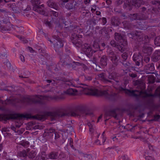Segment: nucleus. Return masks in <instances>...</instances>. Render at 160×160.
I'll return each instance as SVG.
<instances>
[{"label":"nucleus","instance_id":"nucleus-1","mask_svg":"<svg viewBox=\"0 0 160 160\" xmlns=\"http://www.w3.org/2000/svg\"><path fill=\"white\" fill-rule=\"evenodd\" d=\"M62 81L65 82V84L69 86L74 87H80L82 88V90L84 92H88L87 94H90L96 96H102L106 98L111 100H114L118 97V94L114 92H112L110 94L109 93L108 91L107 90H99L97 89H91L86 84L79 83V79H77L76 81L80 86H78L75 85L74 81L72 80H69L64 78H62L61 79Z\"/></svg>","mask_w":160,"mask_h":160},{"label":"nucleus","instance_id":"nucleus-2","mask_svg":"<svg viewBox=\"0 0 160 160\" xmlns=\"http://www.w3.org/2000/svg\"><path fill=\"white\" fill-rule=\"evenodd\" d=\"M70 114L64 112L60 110H58L54 112H48L46 114L37 115L32 116L30 114H14L7 115L4 116L5 118L7 120L9 119H20L23 118L27 119H34L40 120H44L47 116L50 117L52 121L58 119L60 118L65 116H68Z\"/></svg>","mask_w":160,"mask_h":160},{"label":"nucleus","instance_id":"nucleus-3","mask_svg":"<svg viewBox=\"0 0 160 160\" xmlns=\"http://www.w3.org/2000/svg\"><path fill=\"white\" fill-rule=\"evenodd\" d=\"M135 84L136 85H138V88L140 89V90L131 91L130 90L124 89L122 87H121L119 90L120 91H124L125 93L130 96L137 98L141 97L144 98L150 97H153L155 96H158L160 97V86L156 89L155 94H148L146 91H143L142 90L144 88V84L143 83H141L139 81H136Z\"/></svg>","mask_w":160,"mask_h":160},{"label":"nucleus","instance_id":"nucleus-4","mask_svg":"<svg viewBox=\"0 0 160 160\" xmlns=\"http://www.w3.org/2000/svg\"><path fill=\"white\" fill-rule=\"evenodd\" d=\"M64 98L58 96L51 97L49 96H42L36 95L32 97H26L23 99V102L27 104L38 103L42 105L45 104L47 101L50 100H58L62 99Z\"/></svg>","mask_w":160,"mask_h":160},{"label":"nucleus","instance_id":"nucleus-5","mask_svg":"<svg viewBox=\"0 0 160 160\" xmlns=\"http://www.w3.org/2000/svg\"><path fill=\"white\" fill-rule=\"evenodd\" d=\"M48 137L49 140L52 143H56L59 141L61 137L58 133L55 132V130L52 128H50L47 132Z\"/></svg>","mask_w":160,"mask_h":160},{"label":"nucleus","instance_id":"nucleus-6","mask_svg":"<svg viewBox=\"0 0 160 160\" xmlns=\"http://www.w3.org/2000/svg\"><path fill=\"white\" fill-rule=\"evenodd\" d=\"M53 38L55 39L54 41L53 44L55 51L58 54L61 53V49L63 46L64 41L60 38L58 36L54 35Z\"/></svg>","mask_w":160,"mask_h":160},{"label":"nucleus","instance_id":"nucleus-7","mask_svg":"<svg viewBox=\"0 0 160 160\" xmlns=\"http://www.w3.org/2000/svg\"><path fill=\"white\" fill-rule=\"evenodd\" d=\"M128 36L130 38H132V39H134L140 43H142L143 44L148 42L149 41V38L148 36H145L140 33L138 32L137 33L133 34V36L132 34L128 33Z\"/></svg>","mask_w":160,"mask_h":160},{"label":"nucleus","instance_id":"nucleus-8","mask_svg":"<svg viewBox=\"0 0 160 160\" xmlns=\"http://www.w3.org/2000/svg\"><path fill=\"white\" fill-rule=\"evenodd\" d=\"M98 76L100 80L105 83L111 82L110 80L112 79L114 80L117 82H118V81H116V75L115 72L109 73L108 76H107L105 73H102L99 74Z\"/></svg>","mask_w":160,"mask_h":160},{"label":"nucleus","instance_id":"nucleus-9","mask_svg":"<svg viewBox=\"0 0 160 160\" xmlns=\"http://www.w3.org/2000/svg\"><path fill=\"white\" fill-rule=\"evenodd\" d=\"M71 114L72 116L75 117L77 116H84L87 115L91 116L92 113L87 111L84 109L78 108L75 110V109L71 112Z\"/></svg>","mask_w":160,"mask_h":160},{"label":"nucleus","instance_id":"nucleus-10","mask_svg":"<svg viewBox=\"0 0 160 160\" xmlns=\"http://www.w3.org/2000/svg\"><path fill=\"white\" fill-rule=\"evenodd\" d=\"M60 62L62 63L63 65L69 68H75V66H74V64H73V62L71 58L68 56H62L60 58Z\"/></svg>","mask_w":160,"mask_h":160},{"label":"nucleus","instance_id":"nucleus-11","mask_svg":"<svg viewBox=\"0 0 160 160\" xmlns=\"http://www.w3.org/2000/svg\"><path fill=\"white\" fill-rule=\"evenodd\" d=\"M108 56L112 61L113 64L117 66L118 63V56L111 49H108L107 51Z\"/></svg>","mask_w":160,"mask_h":160},{"label":"nucleus","instance_id":"nucleus-12","mask_svg":"<svg viewBox=\"0 0 160 160\" xmlns=\"http://www.w3.org/2000/svg\"><path fill=\"white\" fill-rule=\"evenodd\" d=\"M131 18L132 20H146L148 22H153V20L152 19H150L149 16H146L142 13L133 14H131Z\"/></svg>","mask_w":160,"mask_h":160},{"label":"nucleus","instance_id":"nucleus-13","mask_svg":"<svg viewBox=\"0 0 160 160\" xmlns=\"http://www.w3.org/2000/svg\"><path fill=\"white\" fill-rule=\"evenodd\" d=\"M132 59L136 66H142L143 65L144 62L143 60V57L139 53H134Z\"/></svg>","mask_w":160,"mask_h":160},{"label":"nucleus","instance_id":"nucleus-14","mask_svg":"<svg viewBox=\"0 0 160 160\" xmlns=\"http://www.w3.org/2000/svg\"><path fill=\"white\" fill-rule=\"evenodd\" d=\"M40 3V0H33L32 5H33V10L35 11L38 12L40 14L45 16H47V14L44 10H40V6H39Z\"/></svg>","mask_w":160,"mask_h":160},{"label":"nucleus","instance_id":"nucleus-15","mask_svg":"<svg viewBox=\"0 0 160 160\" xmlns=\"http://www.w3.org/2000/svg\"><path fill=\"white\" fill-rule=\"evenodd\" d=\"M82 36L81 35L76 34L74 33H72L71 37V39L72 43L77 47H79L82 44V42L80 39Z\"/></svg>","mask_w":160,"mask_h":160},{"label":"nucleus","instance_id":"nucleus-16","mask_svg":"<svg viewBox=\"0 0 160 160\" xmlns=\"http://www.w3.org/2000/svg\"><path fill=\"white\" fill-rule=\"evenodd\" d=\"M83 48L85 54L89 58L92 57L93 53L96 52L93 50L91 47L88 44H85Z\"/></svg>","mask_w":160,"mask_h":160},{"label":"nucleus","instance_id":"nucleus-17","mask_svg":"<svg viewBox=\"0 0 160 160\" xmlns=\"http://www.w3.org/2000/svg\"><path fill=\"white\" fill-rule=\"evenodd\" d=\"M111 117H113L115 119H118L117 115L116 112V110L113 109L106 112L104 115L105 118H106L105 120L106 122Z\"/></svg>","mask_w":160,"mask_h":160},{"label":"nucleus","instance_id":"nucleus-18","mask_svg":"<svg viewBox=\"0 0 160 160\" xmlns=\"http://www.w3.org/2000/svg\"><path fill=\"white\" fill-rule=\"evenodd\" d=\"M144 70L147 74L153 73L152 72L154 70V64L151 63L146 65L144 67Z\"/></svg>","mask_w":160,"mask_h":160},{"label":"nucleus","instance_id":"nucleus-19","mask_svg":"<svg viewBox=\"0 0 160 160\" xmlns=\"http://www.w3.org/2000/svg\"><path fill=\"white\" fill-rule=\"evenodd\" d=\"M151 60L155 62L160 60V50H156L154 52L152 56Z\"/></svg>","mask_w":160,"mask_h":160},{"label":"nucleus","instance_id":"nucleus-20","mask_svg":"<svg viewBox=\"0 0 160 160\" xmlns=\"http://www.w3.org/2000/svg\"><path fill=\"white\" fill-rule=\"evenodd\" d=\"M142 51L145 53L150 54L152 51V48L148 45H143Z\"/></svg>","mask_w":160,"mask_h":160},{"label":"nucleus","instance_id":"nucleus-21","mask_svg":"<svg viewBox=\"0 0 160 160\" xmlns=\"http://www.w3.org/2000/svg\"><path fill=\"white\" fill-rule=\"evenodd\" d=\"M124 36L120 33L116 32L114 33V38L116 41L120 43H122L124 40Z\"/></svg>","mask_w":160,"mask_h":160},{"label":"nucleus","instance_id":"nucleus-22","mask_svg":"<svg viewBox=\"0 0 160 160\" xmlns=\"http://www.w3.org/2000/svg\"><path fill=\"white\" fill-rule=\"evenodd\" d=\"M108 58L106 55H103L100 58L99 64L102 66H105L107 64Z\"/></svg>","mask_w":160,"mask_h":160},{"label":"nucleus","instance_id":"nucleus-23","mask_svg":"<svg viewBox=\"0 0 160 160\" xmlns=\"http://www.w3.org/2000/svg\"><path fill=\"white\" fill-rule=\"evenodd\" d=\"M111 23L112 25L117 26L119 25L120 22L118 18L116 17H113L111 18Z\"/></svg>","mask_w":160,"mask_h":160},{"label":"nucleus","instance_id":"nucleus-24","mask_svg":"<svg viewBox=\"0 0 160 160\" xmlns=\"http://www.w3.org/2000/svg\"><path fill=\"white\" fill-rule=\"evenodd\" d=\"M47 5L50 8H53L56 10H59V8L57 4L52 0H49L47 2Z\"/></svg>","mask_w":160,"mask_h":160},{"label":"nucleus","instance_id":"nucleus-25","mask_svg":"<svg viewBox=\"0 0 160 160\" xmlns=\"http://www.w3.org/2000/svg\"><path fill=\"white\" fill-rule=\"evenodd\" d=\"M20 8L22 11L24 12L28 11L31 9L30 7L27 5L26 3L24 2L21 3Z\"/></svg>","mask_w":160,"mask_h":160},{"label":"nucleus","instance_id":"nucleus-26","mask_svg":"<svg viewBox=\"0 0 160 160\" xmlns=\"http://www.w3.org/2000/svg\"><path fill=\"white\" fill-rule=\"evenodd\" d=\"M77 92V91L76 89L70 88L68 89L65 92V93L66 94L70 95H75L76 94Z\"/></svg>","mask_w":160,"mask_h":160},{"label":"nucleus","instance_id":"nucleus-27","mask_svg":"<svg viewBox=\"0 0 160 160\" xmlns=\"http://www.w3.org/2000/svg\"><path fill=\"white\" fill-rule=\"evenodd\" d=\"M58 155V152H52L48 154V158H47L51 159H56L57 158Z\"/></svg>","mask_w":160,"mask_h":160},{"label":"nucleus","instance_id":"nucleus-28","mask_svg":"<svg viewBox=\"0 0 160 160\" xmlns=\"http://www.w3.org/2000/svg\"><path fill=\"white\" fill-rule=\"evenodd\" d=\"M93 121L92 122H88L87 123V124L89 128V130L90 132L92 133L96 129L95 126L93 123Z\"/></svg>","mask_w":160,"mask_h":160},{"label":"nucleus","instance_id":"nucleus-29","mask_svg":"<svg viewBox=\"0 0 160 160\" xmlns=\"http://www.w3.org/2000/svg\"><path fill=\"white\" fill-rule=\"evenodd\" d=\"M74 1L69 2L67 3L65 6V8L68 10H70L75 8V5L73 4Z\"/></svg>","mask_w":160,"mask_h":160},{"label":"nucleus","instance_id":"nucleus-30","mask_svg":"<svg viewBox=\"0 0 160 160\" xmlns=\"http://www.w3.org/2000/svg\"><path fill=\"white\" fill-rule=\"evenodd\" d=\"M132 5L136 8H139L142 2L141 0H132Z\"/></svg>","mask_w":160,"mask_h":160},{"label":"nucleus","instance_id":"nucleus-31","mask_svg":"<svg viewBox=\"0 0 160 160\" xmlns=\"http://www.w3.org/2000/svg\"><path fill=\"white\" fill-rule=\"evenodd\" d=\"M123 28L126 29H130L132 28V25L129 22L124 21L122 22Z\"/></svg>","mask_w":160,"mask_h":160},{"label":"nucleus","instance_id":"nucleus-32","mask_svg":"<svg viewBox=\"0 0 160 160\" xmlns=\"http://www.w3.org/2000/svg\"><path fill=\"white\" fill-rule=\"evenodd\" d=\"M27 155L26 151L25 150H23L22 151L18 152L17 153V157H16L17 158H18V157H25Z\"/></svg>","mask_w":160,"mask_h":160},{"label":"nucleus","instance_id":"nucleus-33","mask_svg":"<svg viewBox=\"0 0 160 160\" xmlns=\"http://www.w3.org/2000/svg\"><path fill=\"white\" fill-rule=\"evenodd\" d=\"M36 155V152L34 151H32L29 153L28 156L29 158L32 159L35 158Z\"/></svg>","mask_w":160,"mask_h":160},{"label":"nucleus","instance_id":"nucleus-34","mask_svg":"<svg viewBox=\"0 0 160 160\" xmlns=\"http://www.w3.org/2000/svg\"><path fill=\"white\" fill-rule=\"evenodd\" d=\"M155 44L158 46H160V35L156 37L154 40Z\"/></svg>","mask_w":160,"mask_h":160},{"label":"nucleus","instance_id":"nucleus-35","mask_svg":"<svg viewBox=\"0 0 160 160\" xmlns=\"http://www.w3.org/2000/svg\"><path fill=\"white\" fill-rule=\"evenodd\" d=\"M151 3L153 5H156L159 11H160V1H152L151 2Z\"/></svg>","mask_w":160,"mask_h":160},{"label":"nucleus","instance_id":"nucleus-36","mask_svg":"<svg viewBox=\"0 0 160 160\" xmlns=\"http://www.w3.org/2000/svg\"><path fill=\"white\" fill-rule=\"evenodd\" d=\"M111 138L113 140V141L118 142L119 141L121 140V138L117 134L112 136L111 137Z\"/></svg>","mask_w":160,"mask_h":160},{"label":"nucleus","instance_id":"nucleus-37","mask_svg":"<svg viewBox=\"0 0 160 160\" xmlns=\"http://www.w3.org/2000/svg\"><path fill=\"white\" fill-rule=\"evenodd\" d=\"M20 144L24 147H27L29 145V142L25 140L22 141L21 142Z\"/></svg>","mask_w":160,"mask_h":160},{"label":"nucleus","instance_id":"nucleus-38","mask_svg":"<svg viewBox=\"0 0 160 160\" xmlns=\"http://www.w3.org/2000/svg\"><path fill=\"white\" fill-rule=\"evenodd\" d=\"M38 50L39 52L40 53L42 54H41V55L42 56H43L44 57H45L46 59H48V58L49 57L48 55V53H44V52H42V48H39L38 49Z\"/></svg>","mask_w":160,"mask_h":160},{"label":"nucleus","instance_id":"nucleus-39","mask_svg":"<svg viewBox=\"0 0 160 160\" xmlns=\"http://www.w3.org/2000/svg\"><path fill=\"white\" fill-rule=\"evenodd\" d=\"M123 8H127V9L131 10L132 8L130 3L128 2V3H124Z\"/></svg>","mask_w":160,"mask_h":160},{"label":"nucleus","instance_id":"nucleus-40","mask_svg":"<svg viewBox=\"0 0 160 160\" xmlns=\"http://www.w3.org/2000/svg\"><path fill=\"white\" fill-rule=\"evenodd\" d=\"M91 158L90 155L84 154L83 155V157L81 159V160H90V158Z\"/></svg>","mask_w":160,"mask_h":160},{"label":"nucleus","instance_id":"nucleus-41","mask_svg":"<svg viewBox=\"0 0 160 160\" xmlns=\"http://www.w3.org/2000/svg\"><path fill=\"white\" fill-rule=\"evenodd\" d=\"M96 20L94 18L88 20L87 21V24L91 25L92 23L94 24H96Z\"/></svg>","mask_w":160,"mask_h":160},{"label":"nucleus","instance_id":"nucleus-42","mask_svg":"<svg viewBox=\"0 0 160 160\" xmlns=\"http://www.w3.org/2000/svg\"><path fill=\"white\" fill-rule=\"evenodd\" d=\"M116 48L119 51L122 52L124 51L125 48H124L123 46L122 45H118Z\"/></svg>","mask_w":160,"mask_h":160},{"label":"nucleus","instance_id":"nucleus-43","mask_svg":"<svg viewBox=\"0 0 160 160\" xmlns=\"http://www.w3.org/2000/svg\"><path fill=\"white\" fill-rule=\"evenodd\" d=\"M122 57L123 59V61H125L127 59L128 57V54L126 52H124L122 55Z\"/></svg>","mask_w":160,"mask_h":160},{"label":"nucleus","instance_id":"nucleus-44","mask_svg":"<svg viewBox=\"0 0 160 160\" xmlns=\"http://www.w3.org/2000/svg\"><path fill=\"white\" fill-rule=\"evenodd\" d=\"M50 14L51 16H52L55 17H57L58 16V12L51 11L50 12Z\"/></svg>","mask_w":160,"mask_h":160},{"label":"nucleus","instance_id":"nucleus-45","mask_svg":"<svg viewBox=\"0 0 160 160\" xmlns=\"http://www.w3.org/2000/svg\"><path fill=\"white\" fill-rule=\"evenodd\" d=\"M110 45L113 47L116 48L118 45V43H116L114 40H112L110 42Z\"/></svg>","mask_w":160,"mask_h":160},{"label":"nucleus","instance_id":"nucleus-46","mask_svg":"<svg viewBox=\"0 0 160 160\" xmlns=\"http://www.w3.org/2000/svg\"><path fill=\"white\" fill-rule=\"evenodd\" d=\"M99 33L102 35H103L104 34H107L108 32L106 30V28H104L101 29L99 31Z\"/></svg>","mask_w":160,"mask_h":160},{"label":"nucleus","instance_id":"nucleus-47","mask_svg":"<svg viewBox=\"0 0 160 160\" xmlns=\"http://www.w3.org/2000/svg\"><path fill=\"white\" fill-rule=\"evenodd\" d=\"M152 12L155 14H158L160 12V11H159L157 7H152Z\"/></svg>","mask_w":160,"mask_h":160},{"label":"nucleus","instance_id":"nucleus-48","mask_svg":"<svg viewBox=\"0 0 160 160\" xmlns=\"http://www.w3.org/2000/svg\"><path fill=\"white\" fill-rule=\"evenodd\" d=\"M137 28L140 29H145L144 25L141 23H139L136 24Z\"/></svg>","mask_w":160,"mask_h":160},{"label":"nucleus","instance_id":"nucleus-49","mask_svg":"<svg viewBox=\"0 0 160 160\" xmlns=\"http://www.w3.org/2000/svg\"><path fill=\"white\" fill-rule=\"evenodd\" d=\"M73 128L72 126H70L68 127V128L66 130V131L68 133L72 132L73 131Z\"/></svg>","mask_w":160,"mask_h":160},{"label":"nucleus","instance_id":"nucleus-50","mask_svg":"<svg viewBox=\"0 0 160 160\" xmlns=\"http://www.w3.org/2000/svg\"><path fill=\"white\" fill-rule=\"evenodd\" d=\"M122 63L123 65L126 68H128V67H130L131 65V64L129 62L125 61H123V62H122Z\"/></svg>","mask_w":160,"mask_h":160},{"label":"nucleus","instance_id":"nucleus-51","mask_svg":"<svg viewBox=\"0 0 160 160\" xmlns=\"http://www.w3.org/2000/svg\"><path fill=\"white\" fill-rule=\"evenodd\" d=\"M68 141L69 142L70 146L72 148H74V146L72 144L73 143V141L72 139L71 138H70L68 139Z\"/></svg>","mask_w":160,"mask_h":160},{"label":"nucleus","instance_id":"nucleus-52","mask_svg":"<svg viewBox=\"0 0 160 160\" xmlns=\"http://www.w3.org/2000/svg\"><path fill=\"white\" fill-rule=\"evenodd\" d=\"M123 2V0H118L115 1V5L116 6H118L122 4Z\"/></svg>","mask_w":160,"mask_h":160},{"label":"nucleus","instance_id":"nucleus-53","mask_svg":"<svg viewBox=\"0 0 160 160\" xmlns=\"http://www.w3.org/2000/svg\"><path fill=\"white\" fill-rule=\"evenodd\" d=\"M17 32H23V28L22 27H17L16 28Z\"/></svg>","mask_w":160,"mask_h":160},{"label":"nucleus","instance_id":"nucleus-54","mask_svg":"<svg viewBox=\"0 0 160 160\" xmlns=\"http://www.w3.org/2000/svg\"><path fill=\"white\" fill-rule=\"evenodd\" d=\"M77 27V26H74V27L72 25H71L69 27V29L71 31H76V29Z\"/></svg>","mask_w":160,"mask_h":160},{"label":"nucleus","instance_id":"nucleus-55","mask_svg":"<svg viewBox=\"0 0 160 160\" xmlns=\"http://www.w3.org/2000/svg\"><path fill=\"white\" fill-rule=\"evenodd\" d=\"M65 140L63 138V137L60 138L59 141L58 142L60 144H62L65 142Z\"/></svg>","mask_w":160,"mask_h":160},{"label":"nucleus","instance_id":"nucleus-56","mask_svg":"<svg viewBox=\"0 0 160 160\" xmlns=\"http://www.w3.org/2000/svg\"><path fill=\"white\" fill-rule=\"evenodd\" d=\"M94 143L98 145H101L104 144V143L102 144V142L101 143V140L98 139H97V140L95 141Z\"/></svg>","mask_w":160,"mask_h":160},{"label":"nucleus","instance_id":"nucleus-57","mask_svg":"<svg viewBox=\"0 0 160 160\" xmlns=\"http://www.w3.org/2000/svg\"><path fill=\"white\" fill-rule=\"evenodd\" d=\"M0 28L2 31H8L9 30V29L7 27L2 25L1 26Z\"/></svg>","mask_w":160,"mask_h":160},{"label":"nucleus","instance_id":"nucleus-58","mask_svg":"<svg viewBox=\"0 0 160 160\" xmlns=\"http://www.w3.org/2000/svg\"><path fill=\"white\" fill-rule=\"evenodd\" d=\"M18 38H20V39L24 43H27L28 42V41L27 40H25V38L24 37H22L19 36H18Z\"/></svg>","mask_w":160,"mask_h":160},{"label":"nucleus","instance_id":"nucleus-59","mask_svg":"<svg viewBox=\"0 0 160 160\" xmlns=\"http://www.w3.org/2000/svg\"><path fill=\"white\" fill-rule=\"evenodd\" d=\"M150 60V58L149 57H145L144 58V59L143 60L144 62H145L146 63H147L149 62Z\"/></svg>","mask_w":160,"mask_h":160},{"label":"nucleus","instance_id":"nucleus-60","mask_svg":"<svg viewBox=\"0 0 160 160\" xmlns=\"http://www.w3.org/2000/svg\"><path fill=\"white\" fill-rule=\"evenodd\" d=\"M104 133L105 131L103 132L102 134V144L104 143V142L106 140V137L104 136Z\"/></svg>","mask_w":160,"mask_h":160},{"label":"nucleus","instance_id":"nucleus-61","mask_svg":"<svg viewBox=\"0 0 160 160\" xmlns=\"http://www.w3.org/2000/svg\"><path fill=\"white\" fill-rule=\"evenodd\" d=\"M102 23L104 25L107 23V19L103 17L102 19Z\"/></svg>","mask_w":160,"mask_h":160},{"label":"nucleus","instance_id":"nucleus-62","mask_svg":"<svg viewBox=\"0 0 160 160\" xmlns=\"http://www.w3.org/2000/svg\"><path fill=\"white\" fill-rule=\"evenodd\" d=\"M0 12L6 13H8L9 12L5 8L0 9Z\"/></svg>","mask_w":160,"mask_h":160},{"label":"nucleus","instance_id":"nucleus-63","mask_svg":"<svg viewBox=\"0 0 160 160\" xmlns=\"http://www.w3.org/2000/svg\"><path fill=\"white\" fill-rule=\"evenodd\" d=\"M144 158L146 160H152L153 159L152 157L149 156H146Z\"/></svg>","mask_w":160,"mask_h":160},{"label":"nucleus","instance_id":"nucleus-64","mask_svg":"<svg viewBox=\"0 0 160 160\" xmlns=\"http://www.w3.org/2000/svg\"><path fill=\"white\" fill-rule=\"evenodd\" d=\"M129 75L130 77H132V78H135L137 77V75L136 74L133 73H129Z\"/></svg>","mask_w":160,"mask_h":160}]
</instances>
